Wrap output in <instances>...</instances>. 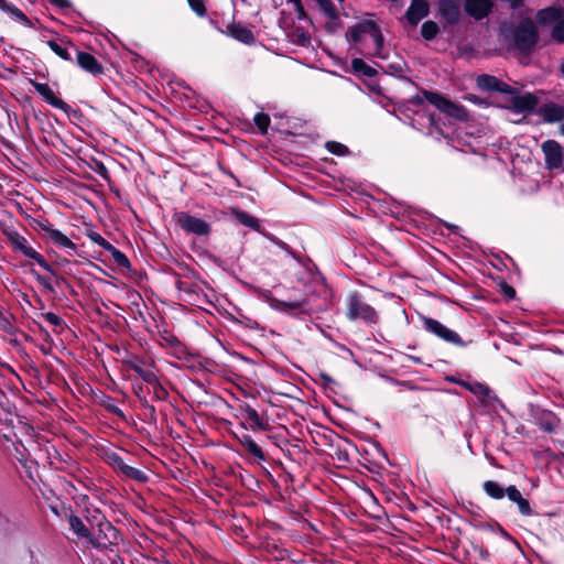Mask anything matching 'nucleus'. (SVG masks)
Here are the masks:
<instances>
[{
	"label": "nucleus",
	"mask_w": 564,
	"mask_h": 564,
	"mask_svg": "<svg viewBox=\"0 0 564 564\" xmlns=\"http://www.w3.org/2000/svg\"><path fill=\"white\" fill-rule=\"evenodd\" d=\"M557 424L558 419L552 413L543 415L539 421L540 429L547 433H553L556 430Z\"/></svg>",
	"instance_id": "obj_41"
},
{
	"label": "nucleus",
	"mask_w": 564,
	"mask_h": 564,
	"mask_svg": "<svg viewBox=\"0 0 564 564\" xmlns=\"http://www.w3.org/2000/svg\"><path fill=\"white\" fill-rule=\"evenodd\" d=\"M31 84L34 87L35 91L52 107L59 110L69 109V105L65 102L62 98L57 97L48 84L39 83L35 80H31Z\"/></svg>",
	"instance_id": "obj_12"
},
{
	"label": "nucleus",
	"mask_w": 564,
	"mask_h": 564,
	"mask_svg": "<svg viewBox=\"0 0 564 564\" xmlns=\"http://www.w3.org/2000/svg\"><path fill=\"white\" fill-rule=\"evenodd\" d=\"M429 14V4L425 0H413L405 12V18L411 25H416Z\"/></svg>",
	"instance_id": "obj_20"
},
{
	"label": "nucleus",
	"mask_w": 564,
	"mask_h": 564,
	"mask_svg": "<svg viewBox=\"0 0 564 564\" xmlns=\"http://www.w3.org/2000/svg\"><path fill=\"white\" fill-rule=\"evenodd\" d=\"M440 12L449 24H455L459 20V7L453 0H441Z\"/></svg>",
	"instance_id": "obj_29"
},
{
	"label": "nucleus",
	"mask_w": 564,
	"mask_h": 564,
	"mask_svg": "<svg viewBox=\"0 0 564 564\" xmlns=\"http://www.w3.org/2000/svg\"><path fill=\"white\" fill-rule=\"evenodd\" d=\"M368 34L371 35L376 44L375 55L380 58H384L386 56L382 54L384 37L379 25L375 21H372V28L369 29Z\"/></svg>",
	"instance_id": "obj_36"
},
{
	"label": "nucleus",
	"mask_w": 564,
	"mask_h": 564,
	"mask_svg": "<svg viewBox=\"0 0 564 564\" xmlns=\"http://www.w3.org/2000/svg\"><path fill=\"white\" fill-rule=\"evenodd\" d=\"M159 344L161 346H169L174 348L175 354H183L185 349V346L182 344L178 337L169 330L160 333Z\"/></svg>",
	"instance_id": "obj_32"
},
{
	"label": "nucleus",
	"mask_w": 564,
	"mask_h": 564,
	"mask_svg": "<svg viewBox=\"0 0 564 564\" xmlns=\"http://www.w3.org/2000/svg\"><path fill=\"white\" fill-rule=\"evenodd\" d=\"M50 2L62 9L70 7L69 0H50Z\"/></svg>",
	"instance_id": "obj_63"
},
{
	"label": "nucleus",
	"mask_w": 564,
	"mask_h": 564,
	"mask_svg": "<svg viewBox=\"0 0 564 564\" xmlns=\"http://www.w3.org/2000/svg\"><path fill=\"white\" fill-rule=\"evenodd\" d=\"M106 463L122 478L140 484H145L149 480V476L143 470L128 465L116 452L106 454Z\"/></svg>",
	"instance_id": "obj_6"
},
{
	"label": "nucleus",
	"mask_w": 564,
	"mask_h": 564,
	"mask_svg": "<svg viewBox=\"0 0 564 564\" xmlns=\"http://www.w3.org/2000/svg\"><path fill=\"white\" fill-rule=\"evenodd\" d=\"M325 148L332 154L339 155V156L346 155L349 152L348 148L345 144L336 142V141H328L326 143Z\"/></svg>",
	"instance_id": "obj_44"
},
{
	"label": "nucleus",
	"mask_w": 564,
	"mask_h": 564,
	"mask_svg": "<svg viewBox=\"0 0 564 564\" xmlns=\"http://www.w3.org/2000/svg\"><path fill=\"white\" fill-rule=\"evenodd\" d=\"M88 238L95 242L96 245H98L99 247H101L102 249H105L106 251L111 248V243L106 240L99 232L97 231H93L90 230L88 234H87Z\"/></svg>",
	"instance_id": "obj_47"
},
{
	"label": "nucleus",
	"mask_w": 564,
	"mask_h": 564,
	"mask_svg": "<svg viewBox=\"0 0 564 564\" xmlns=\"http://www.w3.org/2000/svg\"><path fill=\"white\" fill-rule=\"evenodd\" d=\"M75 54L76 65L94 77L105 74L102 64L90 53L80 51L77 45H70Z\"/></svg>",
	"instance_id": "obj_9"
},
{
	"label": "nucleus",
	"mask_w": 564,
	"mask_h": 564,
	"mask_svg": "<svg viewBox=\"0 0 564 564\" xmlns=\"http://www.w3.org/2000/svg\"><path fill=\"white\" fill-rule=\"evenodd\" d=\"M241 410L246 414V420L249 422V425L253 431H269L271 429L269 422L261 417L257 410L249 404H245Z\"/></svg>",
	"instance_id": "obj_23"
},
{
	"label": "nucleus",
	"mask_w": 564,
	"mask_h": 564,
	"mask_svg": "<svg viewBox=\"0 0 564 564\" xmlns=\"http://www.w3.org/2000/svg\"><path fill=\"white\" fill-rule=\"evenodd\" d=\"M512 9H518L522 6L523 0H508Z\"/></svg>",
	"instance_id": "obj_64"
},
{
	"label": "nucleus",
	"mask_w": 564,
	"mask_h": 564,
	"mask_svg": "<svg viewBox=\"0 0 564 564\" xmlns=\"http://www.w3.org/2000/svg\"><path fill=\"white\" fill-rule=\"evenodd\" d=\"M511 104L516 112L521 113H531L534 111L539 99L532 93H525L524 95H519V91L516 95H511Z\"/></svg>",
	"instance_id": "obj_14"
},
{
	"label": "nucleus",
	"mask_w": 564,
	"mask_h": 564,
	"mask_svg": "<svg viewBox=\"0 0 564 564\" xmlns=\"http://www.w3.org/2000/svg\"><path fill=\"white\" fill-rule=\"evenodd\" d=\"M227 35L236 41L246 45H252L256 42V36L251 29L242 25L241 23L232 22L227 26Z\"/></svg>",
	"instance_id": "obj_18"
},
{
	"label": "nucleus",
	"mask_w": 564,
	"mask_h": 564,
	"mask_svg": "<svg viewBox=\"0 0 564 564\" xmlns=\"http://www.w3.org/2000/svg\"><path fill=\"white\" fill-rule=\"evenodd\" d=\"M271 305L276 311L288 314L292 317L301 318L304 316L303 299L296 301H283L273 299Z\"/></svg>",
	"instance_id": "obj_16"
},
{
	"label": "nucleus",
	"mask_w": 564,
	"mask_h": 564,
	"mask_svg": "<svg viewBox=\"0 0 564 564\" xmlns=\"http://www.w3.org/2000/svg\"><path fill=\"white\" fill-rule=\"evenodd\" d=\"M440 32L438 24L432 20H427L422 24L421 35L426 41H432Z\"/></svg>",
	"instance_id": "obj_38"
},
{
	"label": "nucleus",
	"mask_w": 564,
	"mask_h": 564,
	"mask_svg": "<svg viewBox=\"0 0 564 564\" xmlns=\"http://www.w3.org/2000/svg\"><path fill=\"white\" fill-rule=\"evenodd\" d=\"M420 319L425 332L433 334L438 339L449 345L456 347H466L468 344L471 343V340L465 341L457 332L448 328L447 326H445L435 318L425 315H420Z\"/></svg>",
	"instance_id": "obj_4"
},
{
	"label": "nucleus",
	"mask_w": 564,
	"mask_h": 564,
	"mask_svg": "<svg viewBox=\"0 0 564 564\" xmlns=\"http://www.w3.org/2000/svg\"><path fill=\"white\" fill-rule=\"evenodd\" d=\"M351 69L355 74H360L367 78H373L378 72L369 66L362 58L356 57L351 59Z\"/></svg>",
	"instance_id": "obj_34"
},
{
	"label": "nucleus",
	"mask_w": 564,
	"mask_h": 564,
	"mask_svg": "<svg viewBox=\"0 0 564 564\" xmlns=\"http://www.w3.org/2000/svg\"><path fill=\"white\" fill-rule=\"evenodd\" d=\"M100 405L109 413L120 419H124L123 411L117 405L116 400L112 397L105 395L104 399L100 401Z\"/></svg>",
	"instance_id": "obj_40"
},
{
	"label": "nucleus",
	"mask_w": 564,
	"mask_h": 564,
	"mask_svg": "<svg viewBox=\"0 0 564 564\" xmlns=\"http://www.w3.org/2000/svg\"><path fill=\"white\" fill-rule=\"evenodd\" d=\"M46 272H48L51 274V276H53L55 279V284L56 285L58 284V279H63L64 278V275L58 273V271L54 268V265H51L50 270H46Z\"/></svg>",
	"instance_id": "obj_62"
},
{
	"label": "nucleus",
	"mask_w": 564,
	"mask_h": 564,
	"mask_svg": "<svg viewBox=\"0 0 564 564\" xmlns=\"http://www.w3.org/2000/svg\"><path fill=\"white\" fill-rule=\"evenodd\" d=\"M477 87L482 91H497L505 95H516L518 89L494 75L481 74L476 79Z\"/></svg>",
	"instance_id": "obj_11"
},
{
	"label": "nucleus",
	"mask_w": 564,
	"mask_h": 564,
	"mask_svg": "<svg viewBox=\"0 0 564 564\" xmlns=\"http://www.w3.org/2000/svg\"><path fill=\"white\" fill-rule=\"evenodd\" d=\"M296 44L302 46H307L311 43V37L305 32H301L297 34Z\"/></svg>",
	"instance_id": "obj_60"
},
{
	"label": "nucleus",
	"mask_w": 564,
	"mask_h": 564,
	"mask_svg": "<svg viewBox=\"0 0 564 564\" xmlns=\"http://www.w3.org/2000/svg\"><path fill=\"white\" fill-rule=\"evenodd\" d=\"M33 227H34V229L43 232L42 238L44 240H50L56 247L64 248V249H70V250L76 249V245L66 235H64L58 229L54 228V226L47 219L34 218Z\"/></svg>",
	"instance_id": "obj_7"
},
{
	"label": "nucleus",
	"mask_w": 564,
	"mask_h": 564,
	"mask_svg": "<svg viewBox=\"0 0 564 564\" xmlns=\"http://www.w3.org/2000/svg\"><path fill=\"white\" fill-rule=\"evenodd\" d=\"M345 316L350 322H360L367 326L377 325L380 321L378 311L356 290L345 297Z\"/></svg>",
	"instance_id": "obj_1"
},
{
	"label": "nucleus",
	"mask_w": 564,
	"mask_h": 564,
	"mask_svg": "<svg viewBox=\"0 0 564 564\" xmlns=\"http://www.w3.org/2000/svg\"><path fill=\"white\" fill-rule=\"evenodd\" d=\"M0 328L4 330L6 333L12 334L13 327L9 318L4 315L0 317Z\"/></svg>",
	"instance_id": "obj_57"
},
{
	"label": "nucleus",
	"mask_w": 564,
	"mask_h": 564,
	"mask_svg": "<svg viewBox=\"0 0 564 564\" xmlns=\"http://www.w3.org/2000/svg\"><path fill=\"white\" fill-rule=\"evenodd\" d=\"M541 150L544 154L546 170H560L563 166V147L556 140H546L542 143Z\"/></svg>",
	"instance_id": "obj_10"
},
{
	"label": "nucleus",
	"mask_w": 564,
	"mask_h": 564,
	"mask_svg": "<svg viewBox=\"0 0 564 564\" xmlns=\"http://www.w3.org/2000/svg\"><path fill=\"white\" fill-rule=\"evenodd\" d=\"M64 113H66L69 118H74V119H80L84 117L82 110L79 108H72L69 106V109H66V110H62Z\"/></svg>",
	"instance_id": "obj_59"
},
{
	"label": "nucleus",
	"mask_w": 564,
	"mask_h": 564,
	"mask_svg": "<svg viewBox=\"0 0 564 564\" xmlns=\"http://www.w3.org/2000/svg\"><path fill=\"white\" fill-rule=\"evenodd\" d=\"M253 122L259 129L261 134H265L268 132L270 126V117L264 112H257L253 117Z\"/></svg>",
	"instance_id": "obj_42"
},
{
	"label": "nucleus",
	"mask_w": 564,
	"mask_h": 564,
	"mask_svg": "<svg viewBox=\"0 0 564 564\" xmlns=\"http://www.w3.org/2000/svg\"><path fill=\"white\" fill-rule=\"evenodd\" d=\"M464 8L466 13L475 20H482L490 13L492 2L491 0H465Z\"/></svg>",
	"instance_id": "obj_17"
},
{
	"label": "nucleus",
	"mask_w": 564,
	"mask_h": 564,
	"mask_svg": "<svg viewBox=\"0 0 564 564\" xmlns=\"http://www.w3.org/2000/svg\"><path fill=\"white\" fill-rule=\"evenodd\" d=\"M88 521L93 529L95 525L97 527L98 536H95L97 540L105 539L110 542L109 533L116 534L117 532V529L104 516L100 518L93 517V519H88ZM97 543H99V541H97Z\"/></svg>",
	"instance_id": "obj_25"
},
{
	"label": "nucleus",
	"mask_w": 564,
	"mask_h": 564,
	"mask_svg": "<svg viewBox=\"0 0 564 564\" xmlns=\"http://www.w3.org/2000/svg\"><path fill=\"white\" fill-rule=\"evenodd\" d=\"M153 397L159 401H164L169 398V391L161 384V382H156L152 386Z\"/></svg>",
	"instance_id": "obj_50"
},
{
	"label": "nucleus",
	"mask_w": 564,
	"mask_h": 564,
	"mask_svg": "<svg viewBox=\"0 0 564 564\" xmlns=\"http://www.w3.org/2000/svg\"><path fill=\"white\" fill-rule=\"evenodd\" d=\"M241 430L240 433H234V436L242 446L245 453L258 464L268 462L270 456L263 449L262 444L256 442L252 436L246 432L247 427L245 424H241Z\"/></svg>",
	"instance_id": "obj_8"
},
{
	"label": "nucleus",
	"mask_w": 564,
	"mask_h": 564,
	"mask_svg": "<svg viewBox=\"0 0 564 564\" xmlns=\"http://www.w3.org/2000/svg\"><path fill=\"white\" fill-rule=\"evenodd\" d=\"M30 270L29 273L35 278L37 283L47 292V293H55V288L51 281L50 278L40 274L32 265V263H29Z\"/></svg>",
	"instance_id": "obj_39"
},
{
	"label": "nucleus",
	"mask_w": 564,
	"mask_h": 564,
	"mask_svg": "<svg viewBox=\"0 0 564 564\" xmlns=\"http://www.w3.org/2000/svg\"><path fill=\"white\" fill-rule=\"evenodd\" d=\"M28 258L34 260L41 268H43L45 271L50 270V267L52 265L46 261V259L37 252L35 249L28 256Z\"/></svg>",
	"instance_id": "obj_51"
},
{
	"label": "nucleus",
	"mask_w": 564,
	"mask_h": 564,
	"mask_svg": "<svg viewBox=\"0 0 564 564\" xmlns=\"http://www.w3.org/2000/svg\"><path fill=\"white\" fill-rule=\"evenodd\" d=\"M174 224L187 235L197 237H208L212 232V226L206 220L191 215L187 212L175 210L172 215Z\"/></svg>",
	"instance_id": "obj_5"
},
{
	"label": "nucleus",
	"mask_w": 564,
	"mask_h": 564,
	"mask_svg": "<svg viewBox=\"0 0 564 564\" xmlns=\"http://www.w3.org/2000/svg\"><path fill=\"white\" fill-rule=\"evenodd\" d=\"M508 499L517 505L521 516L532 517L534 514L530 501L523 498L520 490L514 485L508 486Z\"/></svg>",
	"instance_id": "obj_19"
},
{
	"label": "nucleus",
	"mask_w": 564,
	"mask_h": 564,
	"mask_svg": "<svg viewBox=\"0 0 564 564\" xmlns=\"http://www.w3.org/2000/svg\"><path fill=\"white\" fill-rule=\"evenodd\" d=\"M187 2L192 11H194L198 17L203 18L207 14L204 0H187Z\"/></svg>",
	"instance_id": "obj_48"
},
{
	"label": "nucleus",
	"mask_w": 564,
	"mask_h": 564,
	"mask_svg": "<svg viewBox=\"0 0 564 564\" xmlns=\"http://www.w3.org/2000/svg\"><path fill=\"white\" fill-rule=\"evenodd\" d=\"M67 521L70 530L76 534L78 539H85L94 546L100 545V543H97L95 535L90 532V530L86 527L79 517L74 513H69L67 516Z\"/></svg>",
	"instance_id": "obj_15"
},
{
	"label": "nucleus",
	"mask_w": 564,
	"mask_h": 564,
	"mask_svg": "<svg viewBox=\"0 0 564 564\" xmlns=\"http://www.w3.org/2000/svg\"><path fill=\"white\" fill-rule=\"evenodd\" d=\"M61 289H64L69 292L72 295H76V291L72 286V284L67 281V279L64 276L63 279H58V284L56 285Z\"/></svg>",
	"instance_id": "obj_58"
},
{
	"label": "nucleus",
	"mask_w": 564,
	"mask_h": 564,
	"mask_svg": "<svg viewBox=\"0 0 564 564\" xmlns=\"http://www.w3.org/2000/svg\"><path fill=\"white\" fill-rule=\"evenodd\" d=\"M458 383L466 390L470 391L475 395L481 397L482 399L488 398L491 392L490 388L487 384L480 383L478 381H460Z\"/></svg>",
	"instance_id": "obj_35"
},
{
	"label": "nucleus",
	"mask_w": 564,
	"mask_h": 564,
	"mask_svg": "<svg viewBox=\"0 0 564 564\" xmlns=\"http://www.w3.org/2000/svg\"><path fill=\"white\" fill-rule=\"evenodd\" d=\"M107 251L111 254L112 260L119 268H122V269L131 268V262L128 259V257L122 251L117 249L115 246L111 245V248H109Z\"/></svg>",
	"instance_id": "obj_37"
},
{
	"label": "nucleus",
	"mask_w": 564,
	"mask_h": 564,
	"mask_svg": "<svg viewBox=\"0 0 564 564\" xmlns=\"http://www.w3.org/2000/svg\"><path fill=\"white\" fill-rule=\"evenodd\" d=\"M425 100L451 118L462 121L467 119V111L462 105L453 102L451 99L436 91L422 89L421 95L413 96L409 102L419 107L423 105Z\"/></svg>",
	"instance_id": "obj_2"
},
{
	"label": "nucleus",
	"mask_w": 564,
	"mask_h": 564,
	"mask_svg": "<svg viewBox=\"0 0 564 564\" xmlns=\"http://www.w3.org/2000/svg\"><path fill=\"white\" fill-rule=\"evenodd\" d=\"M551 36L555 42L564 43V17L553 25Z\"/></svg>",
	"instance_id": "obj_46"
},
{
	"label": "nucleus",
	"mask_w": 564,
	"mask_h": 564,
	"mask_svg": "<svg viewBox=\"0 0 564 564\" xmlns=\"http://www.w3.org/2000/svg\"><path fill=\"white\" fill-rule=\"evenodd\" d=\"M322 11L330 19L338 20L339 13L334 3L330 1L327 7H323Z\"/></svg>",
	"instance_id": "obj_55"
},
{
	"label": "nucleus",
	"mask_w": 564,
	"mask_h": 564,
	"mask_svg": "<svg viewBox=\"0 0 564 564\" xmlns=\"http://www.w3.org/2000/svg\"><path fill=\"white\" fill-rule=\"evenodd\" d=\"M304 316H319V314L328 311L329 301L317 294H310L303 297Z\"/></svg>",
	"instance_id": "obj_13"
},
{
	"label": "nucleus",
	"mask_w": 564,
	"mask_h": 564,
	"mask_svg": "<svg viewBox=\"0 0 564 564\" xmlns=\"http://www.w3.org/2000/svg\"><path fill=\"white\" fill-rule=\"evenodd\" d=\"M70 45H75L70 41H66L64 37L58 41L50 40L47 41V46L62 59L67 62H74L73 57L74 51Z\"/></svg>",
	"instance_id": "obj_22"
},
{
	"label": "nucleus",
	"mask_w": 564,
	"mask_h": 564,
	"mask_svg": "<svg viewBox=\"0 0 564 564\" xmlns=\"http://www.w3.org/2000/svg\"><path fill=\"white\" fill-rule=\"evenodd\" d=\"M42 316L44 317L45 321H47L50 324L54 326L63 327L65 325L63 318L53 312L43 313Z\"/></svg>",
	"instance_id": "obj_53"
},
{
	"label": "nucleus",
	"mask_w": 564,
	"mask_h": 564,
	"mask_svg": "<svg viewBox=\"0 0 564 564\" xmlns=\"http://www.w3.org/2000/svg\"><path fill=\"white\" fill-rule=\"evenodd\" d=\"M500 293L507 299V300H513L516 297V290L513 286L508 284L506 281H502L499 284Z\"/></svg>",
	"instance_id": "obj_52"
},
{
	"label": "nucleus",
	"mask_w": 564,
	"mask_h": 564,
	"mask_svg": "<svg viewBox=\"0 0 564 564\" xmlns=\"http://www.w3.org/2000/svg\"><path fill=\"white\" fill-rule=\"evenodd\" d=\"M0 10L3 12L10 14L15 21L23 24L26 28L34 29V22L29 19L22 10H20L18 7H15L12 3H9L7 0H0Z\"/></svg>",
	"instance_id": "obj_27"
},
{
	"label": "nucleus",
	"mask_w": 564,
	"mask_h": 564,
	"mask_svg": "<svg viewBox=\"0 0 564 564\" xmlns=\"http://www.w3.org/2000/svg\"><path fill=\"white\" fill-rule=\"evenodd\" d=\"M232 215L235 219L238 220L241 225L256 231H260L261 225L257 217L239 208L234 209Z\"/></svg>",
	"instance_id": "obj_31"
},
{
	"label": "nucleus",
	"mask_w": 564,
	"mask_h": 564,
	"mask_svg": "<svg viewBox=\"0 0 564 564\" xmlns=\"http://www.w3.org/2000/svg\"><path fill=\"white\" fill-rule=\"evenodd\" d=\"M288 2L293 3L295 12L297 14V20L308 19L307 13L303 7L302 0H288Z\"/></svg>",
	"instance_id": "obj_54"
},
{
	"label": "nucleus",
	"mask_w": 564,
	"mask_h": 564,
	"mask_svg": "<svg viewBox=\"0 0 564 564\" xmlns=\"http://www.w3.org/2000/svg\"><path fill=\"white\" fill-rule=\"evenodd\" d=\"M562 18H564V9L556 7L542 9L536 14V20L541 25H555Z\"/></svg>",
	"instance_id": "obj_24"
},
{
	"label": "nucleus",
	"mask_w": 564,
	"mask_h": 564,
	"mask_svg": "<svg viewBox=\"0 0 564 564\" xmlns=\"http://www.w3.org/2000/svg\"><path fill=\"white\" fill-rule=\"evenodd\" d=\"M389 70L387 73L394 74V75H401L403 73V65L397 63V64H390L388 66Z\"/></svg>",
	"instance_id": "obj_61"
},
{
	"label": "nucleus",
	"mask_w": 564,
	"mask_h": 564,
	"mask_svg": "<svg viewBox=\"0 0 564 564\" xmlns=\"http://www.w3.org/2000/svg\"><path fill=\"white\" fill-rule=\"evenodd\" d=\"M539 41V32L534 22L525 18L513 30V44L522 53H530Z\"/></svg>",
	"instance_id": "obj_3"
},
{
	"label": "nucleus",
	"mask_w": 564,
	"mask_h": 564,
	"mask_svg": "<svg viewBox=\"0 0 564 564\" xmlns=\"http://www.w3.org/2000/svg\"><path fill=\"white\" fill-rule=\"evenodd\" d=\"M90 169L98 174L102 180L110 182L111 176L107 169V166L104 164V162L99 160H94L93 164L90 165Z\"/></svg>",
	"instance_id": "obj_43"
},
{
	"label": "nucleus",
	"mask_w": 564,
	"mask_h": 564,
	"mask_svg": "<svg viewBox=\"0 0 564 564\" xmlns=\"http://www.w3.org/2000/svg\"><path fill=\"white\" fill-rule=\"evenodd\" d=\"M138 376L150 387L160 381L156 375L150 369L142 368Z\"/></svg>",
	"instance_id": "obj_49"
},
{
	"label": "nucleus",
	"mask_w": 564,
	"mask_h": 564,
	"mask_svg": "<svg viewBox=\"0 0 564 564\" xmlns=\"http://www.w3.org/2000/svg\"><path fill=\"white\" fill-rule=\"evenodd\" d=\"M372 28V20H362L357 24L349 28L347 36L349 41L352 43H358L361 40V34L369 32V29Z\"/></svg>",
	"instance_id": "obj_33"
},
{
	"label": "nucleus",
	"mask_w": 564,
	"mask_h": 564,
	"mask_svg": "<svg viewBox=\"0 0 564 564\" xmlns=\"http://www.w3.org/2000/svg\"><path fill=\"white\" fill-rule=\"evenodd\" d=\"M6 236L12 246L13 250L20 251L23 256L28 257L34 249L29 245L25 237L15 230L7 231Z\"/></svg>",
	"instance_id": "obj_28"
},
{
	"label": "nucleus",
	"mask_w": 564,
	"mask_h": 564,
	"mask_svg": "<svg viewBox=\"0 0 564 564\" xmlns=\"http://www.w3.org/2000/svg\"><path fill=\"white\" fill-rule=\"evenodd\" d=\"M123 365L138 375L143 368L144 360L138 356H131L123 360Z\"/></svg>",
	"instance_id": "obj_45"
},
{
	"label": "nucleus",
	"mask_w": 564,
	"mask_h": 564,
	"mask_svg": "<svg viewBox=\"0 0 564 564\" xmlns=\"http://www.w3.org/2000/svg\"><path fill=\"white\" fill-rule=\"evenodd\" d=\"M0 10L3 12L10 14L15 21L23 24L26 28L34 29V22L29 19L22 10H20L18 7H15L12 3H9L7 0H0Z\"/></svg>",
	"instance_id": "obj_26"
},
{
	"label": "nucleus",
	"mask_w": 564,
	"mask_h": 564,
	"mask_svg": "<svg viewBox=\"0 0 564 564\" xmlns=\"http://www.w3.org/2000/svg\"><path fill=\"white\" fill-rule=\"evenodd\" d=\"M341 26V21L338 19V20H330V22H327L325 24V31L328 33V34H334L338 28Z\"/></svg>",
	"instance_id": "obj_56"
},
{
	"label": "nucleus",
	"mask_w": 564,
	"mask_h": 564,
	"mask_svg": "<svg viewBox=\"0 0 564 564\" xmlns=\"http://www.w3.org/2000/svg\"><path fill=\"white\" fill-rule=\"evenodd\" d=\"M482 489L485 494L495 500H500L503 497L508 498V487H502L499 482L495 480H486L482 484Z\"/></svg>",
	"instance_id": "obj_30"
},
{
	"label": "nucleus",
	"mask_w": 564,
	"mask_h": 564,
	"mask_svg": "<svg viewBox=\"0 0 564 564\" xmlns=\"http://www.w3.org/2000/svg\"><path fill=\"white\" fill-rule=\"evenodd\" d=\"M540 113L546 123L561 122L564 120V106L549 102L541 107Z\"/></svg>",
	"instance_id": "obj_21"
}]
</instances>
